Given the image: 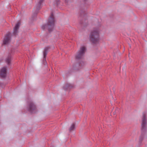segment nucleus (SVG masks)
Returning <instances> with one entry per match:
<instances>
[{
    "label": "nucleus",
    "mask_w": 147,
    "mask_h": 147,
    "mask_svg": "<svg viewBox=\"0 0 147 147\" xmlns=\"http://www.w3.org/2000/svg\"><path fill=\"white\" fill-rule=\"evenodd\" d=\"M99 30L98 29H94L91 32L90 35V40L94 43L97 42L99 39Z\"/></svg>",
    "instance_id": "1"
},
{
    "label": "nucleus",
    "mask_w": 147,
    "mask_h": 147,
    "mask_svg": "<svg viewBox=\"0 0 147 147\" xmlns=\"http://www.w3.org/2000/svg\"><path fill=\"white\" fill-rule=\"evenodd\" d=\"M54 24V20L53 14L52 13H51V16L48 20L47 24L43 25L42 26V28L43 29H45L47 28L49 31L51 32L53 29Z\"/></svg>",
    "instance_id": "2"
},
{
    "label": "nucleus",
    "mask_w": 147,
    "mask_h": 147,
    "mask_svg": "<svg viewBox=\"0 0 147 147\" xmlns=\"http://www.w3.org/2000/svg\"><path fill=\"white\" fill-rule=\"evenodd\" d=\"M85 50L86 48L84 47H81L76 56V58L77 59L82 58L85 53Z\"/></svg>",
    "instance_id": "3"
},
{
    "label": "nucleus",
    "mask_w": 147,
    "mask_h": 147,
    "mask_svg": "<svg viewBox=\"0 0 147 147\" xmlns=\"http://www.w3.org/2000/svg\"><path fill=\"white\" fill-rule=\"evenodd\" d=\"M141 125L142 131V132H144L145 131L146 127V115L144 114L143 115Z\"/></svg>",
    "instance_id": "4"
},
{
    "label": "nucleus",
    "mask_w": 147,
    "mask_h": 147,
    "mask_svg": "<svg viewBox=\"0 0 147 147\" xmlns=\"http://www.w3.org/2000/svg\"><path fill=\"white\" fill-rule=\"evenodd\" d=\"M11 33H8L5 36L3 41V43L4 44H8L10 41V39Z\"/></svg>",
    "instance_id": "5"
},
{
    "label": "nucleus",
    "mask_w": 147,
    "mask_h": 147,
    "mask_svg": "<svg viewBox=\"0 0 147 147\" xmlns=\"http://www.w3.org/2000/svg\"><path fill=\"white\" fill-rule=\"evenodd\" d=\"M6 75V69L5 67L2 68L0 71V75L3 78L5 77Z\"/></svg>",
    "instance_id": "6"
},
{
    "label": "nucleus",
    "mask_w": 147,
    "mask_h": 147,
    "mask_svg": "<svg viewBox=\"0 0 147 147\" xmlns=\"http://www.w3.org/2000/svg\"><path fill=\"white\" fill-rule=\"evenodd\" d=\"M29 111L32 113L33 112L34 110L36 109L35 105L32 102H30L29 104Z\"/></svg>",
    "instance_id": "7"
},
{
    "label": "nucleus",
    "mask_w": 147,
    "mask_h": 147,
    "mask_svg": "<svg viewBox=\"0 0 147 147\" xmlns=\"http://www.w3.org/2000/svg\"><path fill=\"white\" fill-rule=\"evenodd\" d=\"M20 23L18 22L16 24L15 27L13 29V34L16 35L18 32V30L19 28Z\"/></svg>",
    "instance_id": "8"
},
{
    "label": "nucleus",
    "mask_w": 147,
    "mask_h": 147,
    "mask_svg": "<svg viewBox=\"0 0 147 147\" xmlns=\"http://www.w3.org/2000/svg\"><path fill=\"white\" fill-rule=\"evenodd\" d=\"M44 0H39V2L36 5V8L37 9H39L40 8L41 3Z\"/></svg>",
    "instance_id": "9"
},
{
    "label": "nucleus",
    "mask_w": 147,
    "mask_h": 147,
    "mask_svg": "<svg viewBox=\"0 0 147 147\" xmlns=\"http://www.w3.org/2000/svg\"><path fill=\"white\" fill-rule=\"evenodd\" d=\"M75 125L74 123L72 124L71 125L69 129V131H72L74 130L75 129Z\"/></svg>",
    "instance_id": "10"
},
{
    "label": "nucleus",
    "mask_w": 147,
    "mask_h": 147,
    "mask_svg": "<svg viewBox=\"0 0 147 147\" xmlns=\"http://www.w3.org/2000/svg\"><path fill=\"white\" fill-rule=\"evenodd\" d=\"M11 61V58L10 57H9L7 58L6 59V62L8 64H9Z\"/></svg>",
    "instance_id": "11"
},
{
    "label": "nucleus",
    "mask_w": 147,
    "mask_h": 147,
    "mask_svg": "<svg viewBox=\"0 0 147 147\" xmlns=\"http://www.w3.org/2000/svg\"><path fill=\"white\" fill-rule=\"evenodd\" d=\"M46 55H47V53H46V52L45 51H44L43 52V55H44V57L45 59V58Z\"/></svg>",
    "instance_id": "12"
},
{
    "label": "nucleus",
    "mask_w": 147,
    "mask_h": 147,
    "mask_svg": "<svg viewBox=\"0 0 147 147\" xmlns=\"http://www.w3.org/2000/svg\"><path fill=\"white\" fill-rule=\"evenodd\" d=\"M143 138V136H141L140 137V140H142Z\"/></svg>",
    "instance_id": "13"
},
{
    "label": "nucleus",
    "mask_w": 147,
    "mask_h": 147,
    "mask_svg": "<svg viewBox=\"0 0 147 147\" xmlns=\"http://www.w3.org/2000/svg\"><path fill=\"white\" fill-rule=\"evenodd\" d=\"M113 114H115V113H114V112L113 113Z\"/></svg>",
    "instance_id": "14"
},
{
    "label": "nucleus",
    "mask_w": 147,
    "mask_h": 147,
    "mask_svg": "<svg viewBox=\"0 0 147 147\" xmlns=\"http://www.w3.org/2000/svg\"><path fill=\"white\" fill-rule=\"evenodd\" d=\"M113 114H115V113H114V112L113 113Z\"/></svg>",
    "instance_id": "15"
}]
</instances>
